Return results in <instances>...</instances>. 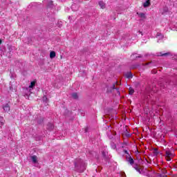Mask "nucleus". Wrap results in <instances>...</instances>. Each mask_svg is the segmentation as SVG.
Wrapping results in <instances>:
<instances>
[{"label": "nucleus", "mask_w": 177, "mask_h": 177, "mask_svg": "<svg viewBox=\"0 0 177 177\" xmlns=\"http://www.w3.org/2000/svg\"><path fill=\"white\" fill-rule=\"evenodd\" d=\"M85 132H88V129H85Z\"/></svg>", "instance_id": "nucleus-27"}, {"label": "nucleus", "mask_w": 177, "mask_h": 177, "mask_svg": "<svg viewBox=\"0 0 177 177\" xmlns=\"http://www.w3.org/2000/svg\"><path fill=\"white\" fill-rule=\"evenodd\" d=\"M118 95H120V91H118Z\"/></svg>", "instance_id": "nucleus-30"}, {"label": "nucleus", "mask_w": 177, "mask_h": 177, "mask_svg": "<svg viewBox=\"0 0 177 177\" xmlns=\"http://www.w3.org/2000/svg\"><path fill=\"white\" fill-rule=\"evenodd\" d=\"M72 97H73L74 99H78V94L77 93H73Z\"/></svg>", "instance_id": "nucleus-18"}, {"label": "nucleus", "mask_w": 177, "mask_h": 177, "mask_svg": "<svg viewBox=\"0 0 177 177\" xmlns=\"http://www.w3.org/2000/svg\"><path fill=\"white\" fill-rule=\"evenodd\" d=\"M50 59H53L54 57H56V53L55 51H51L50 53Z\"/></svg>", "instance_id": "nucleus-15"}, {"label": "nucleus", "mask_w": 177, "mask_h": 177, "mask_svg": "<svg viewBox=\"0 0 177 177\" xmlns=\"http://www.w3.org/2000/svg\"><path fill=\"white\" fill-rule=\"evenodd\" d=\"M124 153H125V154H127V156H129V153L128 151H127V150H124Z\"/></svg>", "instance_id": "nucleus-23"}, {"label": "nucleus", "mask_w": 177, "mask_h": 177, "mask_svg": "<svg viewBox=\"0 0 177 177\" xmlns=\"http://www.w3.org/2000/svg\"><path fill=\"white\" fill-rule=\"evenodd\" d=\"M126 161L130 164V165H133L135 163V160H133V158H132V156L131 155L126 156Z\"/></svg>", "instance_id": "nucleus-3"}, {"label": "nucleus", "mask_w": 177, "mask_h": 177, "mask_svg": "<svg viewBox=\"0 0 177 177\" xmlns=\"http://www.w3.org/2000/svg\"><path fill=\"white\" fill-rule=\"evenodd\" d=\"M163 88H165V86H163Z\"/></svg>", "instance_id": "nucleus-33"}, {"label": "nucleus", "mask_w": 177, "mask_h": 177, "mask_svg": "<svg viewBox=\"0 0 177 177\" xmlns=\"http://www.w3.org/2000/svg\"><path fill=\"white\" fill-rule=\"evenodd\" d=\"M134 93H135V90H133V88H130L129 91V95H132Z\"/></svg>", "instance_id": "nucleus-19"}, {"label": "nucleus", "mask_w": 177, "mask_h": 177, "mask_svg": "<svg viewBox=\"0 0 177 177\" xmlns=\"http://www.w3.org/2000/svg\"><path fill=\"white\" fill-rule=\"evenodd\" d=\"M44 3H45L47 8H52L53 6V1L50 0H44Z\"/></svg>", "instance_id": "nucleus-4"}, {"label": "nucleus", "mask_w": 177, "mask_h": 177, "mask_svg": "<svg viewBox=\"0 0 177 177\" xmlns=\"http://www.w3.org/2000/svg\"><path fill=\"white\" fill-rule=\"evenodd\" d=\"M1 44H2V40L0 39V45H1Z\"/></svg>", "instance_id": "nucleus-28"}, {"label": "nucleus", "mask_w": 177, "mask_h": 177, "mask_svg": "<svg viewBox=\"0 0 177 177\" xmlns=\"http://www.w3.org/2000/svg\"><path fill=\"white\" fill-rule=\"evenodd\" d=\"M86 165H85L84 161H82V160L80 158L77 159L75 162V169H77V171H79V172H84V171L86 169Z\"/></svg>", "instance_id": "nucleus-1"}, {"label": "nucleus", "mask_w": 177, "mask_h": 177, "mask_svg": "<svg viewBox=\"0 0 177 177\" xmlns=\"http://www.w3.org/2000/svg\"><path fill=\"white\" fill-rule=\"evenodd\" d=\"M133 168H135L138 172L140 174V171H142V169L139 167L138 165H134Z\"/></svg>", "instance_id": "nucleus-14"}, {"label": "nucleus", "mask_w": 177, "mask_h": 177, "mask_svg": "<svg viewBox=\"0 0 177 177\" xmlns=\"http://www.w3.org/2000/svg\"><path fill=\"white\" fill-rule=\"evenodd\" d=\"M158 150H157L156 149L153 150L154 156H158Z\"/></svg>", "instance_id": "nucleus-21"}, {"label": "nucleus", "mask_w": 177, "mask_h": 177, "mask_svg": "<svg viewBox=\"0 0 177 177\" xmlns=\"http://www.w3.org/2000/svg\"><path fill=\"white\" fill-rule=\"evenodd\" d=\"M30 158L33 164H37V162H38V158L37 157V156H30Z\"/></svg>", "instance_id": "nucleus-5"}, {"label": "nucleus", "mask_w": 177, "mask_h": 177, "mask_svg": "<svg viewBox=\"0 0 177 177\" xmlns=\"http://www.w3.org/2000/svg\"><path fill=\"white\" fill-rule=\"evenodd\" d=\"M136 57H140V56H138V57L136 56Z\"/></svg>", "instance_id": "nucleus-32"}, {"label": "nucleus", "mask_w": 177, "mask_h": 177, "mask_svg": "<svg viewBox=\"0 0 177 177\" xmlns=\"http://www.w3.org/2000/svg\"><path fill=\"white\" fill-rule=\"evenodd\" d=\"M113 89H115V85H113Z\"/></svg>", "instance_id": "nucleus-29"}, {"label": "nucleus", "mask_w": 177, "mask_h": 177, "mask_svg": "<svg viewBox=\"0 0 177 177\" xmlns=\"http://www.w3.org/2000/svg\"><path fill=\"white\" fill-rule=\"evenodd\" d=\"M161 35V33H157L156 37H160Z\"/></svg>", "instance_id": "nucleus-26"}, {"label": "nucleus", "mask_w": 177, "mask_h": 177, "mask_svg": "<svg viewBox=\"0 0 177 177\" xmlns=\"http://www.w3.org/2000/svg\"><path fill=\"white\" fill-rule=\"evenodd\" d=\"M99 5L102 9H104V8H106V3H104L102 1L99 2Z\"/></svg>", "instance_id": "nucleus-13"}, {"label": "nucleus", "mask_w": 177, "mask_h": 177, "mask_svg": "<svg viewBox=\"0 0 177 177\" xmlns=\"http://www.w3.org/2000/svg\"><path fill=\"white\" fill-rule=\"evenodd\" d=\"M125 77H127L129 80H131L133 75H132L131 72H128L127 73L125 74Z\"/></svg>", "instance_id": "nucleus-12"}, {"label": "nucleus", "mask_w": 177, "mask_h": 177, "mask_svg": "<svg viewBox=\"0 0 177 177\" xmlns=\"http://www.w3.org/2000/svg\"><path fill=\"white\" fill-rule=\"evenodd\" d=\"M169 55H170L169 53H158V56H168Z\"/></svg>", "instance_id": "nucleus-16"}, {"label": "nucleus", "mask_w": 177, "mask_h": 177, "mask_svg": "<svg viewBox=\"0 0 177 177\" xmlns=\"http://www.w3.org/2000/svg\"><path fill=\"white\" fill-rule=\"evenodd\" d=\"M37 82L35 81H32L30 82V85L29 86V88H34V86H35V84H36Z\"/></svg>", "instance_id": "nucleus-17"}, {"label": "nucleus", "mask_w": 177, "mask_h": 177, "mask_svg": "<svg viewBox=\"0 0 177 177\" xmlns=\"http://www.w3.org/2000/svg\"><path fill=\"white\" fill-rule=\"evenodd\" d=\"M137 15H138V17H140L141 19H146V15L143 12H137Z\"/></svg>", "instance_id": "nucleus-9"}, {"label": "nucleus", "mask_w": 177, "mask_h": 177, "mask_svg": "<svg viewBox=\"0 0 177 177\" xmlns=\"http://www.w3.org/2000/svg\"><path fill=\"white\" fill-rule=\"evenodd\" d=\"M3 109L4 111L8 112L10 111V106H9V104H6L3 106Z\"/></svg>", "instance_id": "nucleus-6"}, {"label": "nucleus", "mask_w": 177, "mask_h": 177, "mask_svg": "<svg viewBox=\"0 0 177 177\" xmlns=\"http://www.w3.org/2000/svg\"><path fill=\"white\" fill-rule=\"evenodd\" d=\"M165 157H166L167 161H171V160H172V157H174V153H172V152H171L170 150H166Z\"/></svg>", "instance_id": "nucleus-2"}, {"label": "nucleus", "mask_w": 177, "mask_h": 177, "mask_svg": "<svg viewBox=\"0 0 177 177\" xmlns=\"http://www.w3.org/2000/svg\"><path fill=\"white\" fill-rule=\"evenodd\" d=\"M131 59H135V54H133L131 56Z\"/></svg>", "instance_id": "nucleus-25"}, {"label": "nucleus", "mask_w": 177, "mask_h": 177, "mask_svg": "<svg viewBox=\"0 0 177 177\" xmlns=\"http://www.w3.org/2000/svg\"><path fill=\"white\" fill-rule=\"evenodd\" d=\"M143 6H144V8H149V6H150V0L146 1L143 3Z\"/></svg>", "instance_id": "nucleus-11"}, {"label": "nucleus", "mask_w": 177, "mask_h": 177, "mask_svg": "<svg viewBox=\"0 0 177 177\" xmlns=\"http://www.w3.org/2000/svg\"><path fill=\"white\" fill-rule=\"evenodd\" d=\"M53 128H55V126H53V124L48 123L47 124V129H48V131H53Z\"/></svg>", "instance_id": "nucleus-8"}, {"label": "nucleus", "mask_w": 177, "mask_h": 177, "mask_svg": "<svg viewBox=\"0 0 177 177\" xmlns=\"http://www.w3.org/2000/svg\"><path fill=\"white\" fill-rule=\"evenodd\" d=\"M75 6H76L75 4L72 5L71 8H72L73 10H75Z\"/></svg>", "instance_id": "nucleus-22"}, {"label": "nucleus", "mask_w": 177, "mask_h": 177, "mask_svg": "<svg viewBox=\"0 0 177 177\" xmlns=\"http://www.w3.org/2000/svg\"><path fill=\"white\" fill-rule=\"evenodd\" d=\"M111 146L113 150H115V149H117V146L114 143H111Z\"/></svg>", "instance_id": "nucleus-20"}, {"label": "nucleus", "mask_w": 177, "mask_h": 177, "mask_svg": "<svg viewBox=\"0 0 177 177\" xmlns=\"http://www.w3.org/2000/svg\"><path fill=\"white\" fill-rule=\"evenodd\" d=\"M139 32H140V34H142V32L139 31Z\"/></svg>", "instance_id": "nucleus-31"}, {"label": "nucleus", "mask_w": 177, "mask_h": 177, "mask_svg": "<svg viewBox=\"0 0 177 177\" xmlns=\"http://www.w3.org/2000/svg\"><path fill=\"white\" fill-rule=\"evenodd\" d=\"M102 156H103V157H106V152L103 151L102 152Z\"/></svg>", "instance_id": "nucleus-24"}, {"label": "nucleus", "mask_w": 177, "mask_h": 177, "mask_svg": "<svg viewBox=\"0 0 177 177\" xmlns=\"http://www.w3.org/2000/svg\"><path fill=\"white\" fill-rule=\"evenodd\" d=\"M165 174H167V171L164 170V171H162V174L158 173V174H157V176H159V177H167V175H165Z\"/></svg>", "instance_id": "nucleus-10"}, {"label": "nucleus", "mask_w": 177, "mask_h": 177, "mask_svg": "<svg viewBox=\"0 0 177 177\" xmlns=\"http://www.w3.org/2000/svg\"><path fill=\"white\" fill-rule=\"evenodd\" d=\"M42 100H43L44 103H45L46 106H48V103L49 102V100L48 99L46 95L43 96Z\"/></svg>", "instance_id": "nucleus-7"}]
</instances>
